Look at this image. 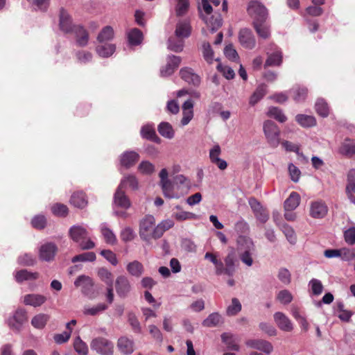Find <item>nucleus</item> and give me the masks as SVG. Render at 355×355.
<instances>
[{"label":"nucleus","instance_id":"37998d69","mask_svg":"<svg viewBox=\"0 0 355 355\" xmlns=\"http://www.w3.org/2000/svg\"><path fill=\"white\" fill-rule=\"evenodd\" d=\"M315 109L316 112L320 116L326 118L329 116V107L328 105V103L324 98H319L316 100L315 103Z\"/></svg>","mask_w":355,"mask_h":355},{"label":"nucleus","instance_id":"09e8293b","mask_svg":"<svg viewBox=\"0 0 355 355\" xmlns=\"http://www.w3.org/2000/svg\"><path fill=\"white\" fill-rule=\"evenodd\" d=\"M221 322V315L218 313H212L202 321V324L206 327H214L218 326Z\"/></svg>","mask_w":355,"mask_h":355},{"label":"nucleus","instance_id":"5701e85b","mask_svg":"<svg viewBox=\"0 0 355 355\" xmlns=\"http://www.w3.org/2000/svg\"><path fill=\"white\" fill-rule=\"evenodd\" d=\"M202 17L211 33H215L223 25V18L218 12H214L208 17L202 15Z\"/></svg>","mask_w":355,"mask_h":355},{"label":"nucleus","instance_id":"f257e3e1","mask_svg":"<svg viewBox=\"0 0 355 355\" xmlns=\"http://www.w3.org/2000/svg\"><path fill=\"white\" fill-rule=\"evenodd\" d=\"M68 236L81 250H91L95 247L94 242L89 236L87 226L83 224H76L70 227Z\"/></svg>","mask_w":355,"mask_h":355},{"label":"nucleus","instance_id":"6ab92c4d","mask_svg":"<svg viewBox=\"0 0 355 355\" xmlns=\"http://www.w3.org/2000/svg\"><path fill=\"white\" fill-rule=\"evenodd\" d=\"M241 239L245 243L246 249L240 253V259L248 266H251L253 263L252 252L254 250L253 241L251 239L247 237H242Z\"/></svg>","mask_w":355,"mask_h":355},{"label":"nucleus","instance_id":"c9c22d12","mask_svg":"<svg viewBox=\"0 0 355 355\" xmlns=\"http://www.w3.org/2000/svg\"><path fill=\"white\" fill-rule=\"evenodd\" d=\"M128 42L130 46H138L141 44L144 35L142 32L138 28L130 30L127 34Z\"/></svg>","mask_w":355,"mask_h":355},{"label":"nucleus","instance_id":"7ed1b4c3","mask_svg":"<svg viewBox=\"0 0 355 355\" xmlns=\"http://www.w3.org/2000/svg\"><path fill=\"white\" fill-rule=\"evenodd\" d=\"M91 349L101 355H112L114 353L113 343L103 337L93 338L90 343Z\"/></svg>","mask_w":355,"mask_h":355},{"label":"nucleus","instance_id":"a19ab883","mask_svg":"<svg viewBox=\"0 0 355 355\" xmlns=\"http://www.w3.org/2000/svg\"><path fill=\"white\" fill-rule=\"evenodd\" d=\"M157 130L159 133L166 139H171L174 137V130L168 122H161L157 126Z\"/></svg>","mask_w":355,"mask_h":355},{"label":"nucleus","instance_id":"f3484780","mask_svg":"<svg viewBox=\"0 0 355 355\" xmlns=\"http://www.w3.org/2000/svg\"><path fill=\"white\" fill-rule=\"evenodd\" d=\"M74 285L76 287H81L82 293L88 297H90L93 294L94 283L92 279L86 275H80L74 281Z\"/></svg>","mask_w":355,"mask_h":355},{"label":"nucleus","instance_id":"a18cd8bd","mask_svg":"<svg viewBox=\"0 0 355 355\" xmlns=\"http://www.w3.org/2000/svg\"><path fill=\"white\" fill-rule=\"evenodd\" d=\"M114 37V30L110 26H105L97 36L98 43L108 42Z\"/></svg>","mask_w":355,"mask_h":355},{"label":"nucleus","instance_id":"dca6fc26","mask_svg":"<svg viewBox=\"0 0 355 355\" xmlns=\"http://www.w3.org/2000/svg\"><path fill=\"white\" fill-rule=\"evenodd\" d=\"M338 152L342 156L352 158L355 156V139L346 137L340 143Z\"/></svg>","mask_w":355,"mask_h":355},{"label":"nucleus","instance_id":"338daca9","mask_svg":"<svg viewBox=\"0 0 355 355\" xmlns=\"http://www.w3.org/2000/svg\"><path fill=\"white\" fill-rule=\"evenodd\" d=\"M137 168L144 175H151L155 171V166L149 161L141 162Z\"/></svg>","mask_w":355,"mask_h":355},{"label":"nucleus","instance_id":"1a4fd4ad","mask_svg":"<svg viewBox=\"0 0 355 355\" xmlns=\"http://www.w3.org/2000/svg\"><path fill=\"white\" fill-rule=\"evenodd\" d=\"M155 219L152 215L146 216L139 224V236L141 239L148 241L150 233L155 226Z\"/></svg>","mask_w":355,"mask_h":355},{"label":"nucleus","instance_id":"f704fd0d","mask_svg":"<svg viewBox=\"0 0 355 355\" xmlns=\"http://www.w3.org/2000/svg\"><path fill=\"white\" fill-rule=\"evenodd\" d=\"M295 121L302 127L309 128L316 125V119L313 116L298 114L295 116Z\"/></svg>","mask_w":355,"mask_h":355},{"label":"nucleus","instance_id":"864d4df0","mask_svg":"<svg viewBox=\"0 0 355 355\" xmlns=\"http://www.w3.org/2000/svg\"><path fill=\"white\" fill-rule=\"evenodd\" d=\"M107 309V306L105 304L100 303L92 307L85 306L83 313L85 315L95 316L105 311Z\"/></svg>","mask_w":355,"mask_h":355},{"label":"nucleus","instance_id":"cd10ccee","mask_svg":"<svg viewBox=\"0 0 355 355\" xmlns=\"http://www.w3.org/2000/svg\"><path fill=\"white\" fill-rule=\"evenodd\" d=\"M225 264L222 262L221 275L232 277L235 272V256L233 253H229L225 258Z\"/></svg>","mask_w":355,"mask_h":355},{"label":"nucleus","instance_id":"b1692460","mask_svg":"<svg viewBox=\"0 0 355 355\" xmlns=\"http://www.w3.org/2000/svg\"><path fill=\"white\" fill-rule=\"evenodd\" d=\"M274 320L278 327L284 331H291L293 329L291 320L282 312H276Z\"/></svg>","mask_w":355,"mask_h":355},{"label":"nucleus","instance_id":"5fc2aeb1","mask_svg":"<svg viewBox=\"0 0 355 355\" xmlns=\"http://www.w3.org/2000/svg\"><path fill=\"white\" fill-rule=\"evenodd\" d=\"M202 56L205 60L209 64H212L214 59V51L209 42H205L202 44Z\"/></svg>","mask_w":355,"mask_h":355},{"label":"nucleus","instance_id":"e433bc0d","mask_svg":"<svg viewBox=\"0 0 355 355\" xmlns=\"http://www.w3.org/2000/svg\"><path fill=\"white\" fill-rule=\"evenodd\" d=\"M267 93V87L266 85H259L255 91L252 93L250 98L249 103L250 105H255L259 101H260Z\"/></svg>","mask_w":355,"mask_h":355},{"label":"nucleus","instance_id":"58836bf2","mask_svg":"<svg viewBox=\"0 0 355 355\" xmlns=\"http://www.w3.org/2000/svg\"><path fill=\"white\" fill-rule=\"evenodd\" d=\"M119 187L123 189L129 187L132 190H137L138 189V180L135 175H126L121 180Z\"/></svg>","mask_w":355,"mask_h":355},{"label":"nucleus","instance_id":"20e7f679","mask_svg":"<svg viewBox=\"0 0 355 355\" xmlns=\"http://www.w3.org/2000/svg\"><path fill=\"white\" fill-rule=\"evenodd\" d=\"M248 14L254 18L253 22L263 23L268 16V10L264 5L259 1H250L248 6Z\"/></svg>","mask_w":355,"mask_h":355},{"label":"nucleus","instance_id":"680f3d73","mask_svg":"<svg viewBox=\"0 0 355 355\" xmlns=\"http://www.w3.org/2000/svg\"><path fill=\"white\" fill-rule=\"evenodd\" d=\"M205 259L210 261L216 268V274L221 275L222 261L218 259L217 256L211 252H206Z\"/></svg>","mask_w":355,"mask_h":355},{"label":"nucleus","instance_id":"c85d7f7f","mask_svg":"<svg viewBox=\"0 0 355 355\" xmlns=\"http://www.w3.org/2000/svg\"><path fill=\"white\" fill-rule=\"evenodd\" d=\"M117 347L121 354L128 355L134 352V342L126 336H121L118 339Z\"/></svg>","mask_w":355,"mask_h":355},{"label":"nucleus","instance_id":"69168bd1","mask_svg":"<svg viewBox=\"0 0 355 355\" xmlns=\"http://www.w3.org/2000/svg\"><path fill=\"white\" fill-rule=\"evenodd\" d=\"M309 286L311 289V292L314 295H320L323 291V285L320 280L318 279H312L309 282Z\"/></svg>","mask_w":355,"mask_h":355},{"label":"nucleus","instance_id":"13d9d810","mask_svg":"<svg viewBox=\"0 0 355 355\" xmlns=\"http://www.w3.org/2000/svg\"><path fill=\"white\" fill-rule=\"evenodd\" d=\"M99 278L104 282L107 286L113 285L112 273L105 268H100L98 270Z\"/></svg>","mask_w":355,"mask_h":355},{"label":"nucleus","instance_id":"4c0bfd02","mask_svg":"<svg viewBox=\"0 0 355 355\" xmlns=\"http://www.w3.org/2000/svg\"><path fill=\"white\" fill-rule=\"evenodd\" d=\"M184 43L183 38L177 37L175 35L171 36L168 38L167 42L168 49L175 53L182 52L184 48Z\"/></svg>","mask_w":355,"mask_h":355},{"label":"nucleus","instance_id":"a878e982","mask_svg":"<svg viewBox=\"0 0 355 355\" xmlns=\"http://www.w3.org/2000/svg\"><path fill=\"white\" fill-rule=\"evenodd\" d=\"M69 202L71 205L78 209H84L88 203L87 196L83 191L73 192Z\"/></svg>","mask_w":355,"mask_h":355},{"label":"nucleus","instance_id":"2eb2a0df","mask_svg":"<svg viewBox=\"0 0 355 355\" xmlns=\"http://www.w3.org/2000/svg\"><path fill=\"white\" fill-rule=\"evenodd\" d=\"M59 18L60 29L64 33L72 34L74 31L75 27L78 26L72 23L71 17L62 8L60 10Z\"/></svg>","mask_w":355,"mask_h":355},{"label":"nucleus","instance_id":"aec40b11","mask_svg":"<svg viewBox=\"0 0 355 355\" xmlns=\"http://www.w3.org/2000/svg\"><path fill=\"white\" fill-rule=\"evenodd\" d=\"M140 136L142 139L157 144H159L161 141V139L156 134L155 124L153 123H148L143 125L140 129Z\"/></svg>","mask_w":355,"mask_h":355},{"label":"nucleus","instance_id":"ddd939ff","mask_svg":"<svg viewBox=\"0 0 355 355\" xmlns=\"http://www.w3.org/2000/svg\"><path fill=\"white\" fill-rule=\"evenodd\" d=\"M328 207L322 200L313 201L310 204L309 214L315 219L324 218L328 213Z\"/></svg>","mask_w":355,"mask_h":355},{"label":"nucleus","instance_id":"052dcab7","mask_svg":"<svg viewBox=\"0 0 355 355\" xmlns=\"http://www.w3.org/2000/svg\"><path fill=\"white\" fill-rule=\"evenodd\" d=\"M355 193V169H350L347 173L346 193Z\"/></svg>","mask_w":355,"mask_h":355},{"label":"nucleus","instance_id":"603ef678","mask_svg":"<svg viewBox=\"0 0 355 355\" xmlns=\"http://www.w3.org/2000/svg\"><path fill=\"white\" fill-rule=\"evenodd\" d=\"M31 224L33 228L42 230L46 227L47 225V220L44 214H37L33 217Z\"/></svg>","mask_w":355,"mask_h":355},{"label":"nucleus","instance_id":"6e6d98bb","mask_svg":"<svg viewBox=\"0 0 355 355\" xmlns=\"http://www.w3.org/2000/svg\"><path fill=\"white\" fill-rule=\"evenodd\" d=\"M96 254L94 252H84L78 255L74 256L71 259L72 263H76V262H93L96 260Z\"/></svg>","mask_w":355,"mask_h":355},{"label":"nucleus","instance_id":"de8ad7c7","mask_svg":"<svg viewBox=\"0 0 355 355\" xmlns=\"http://www.w3.org/2000/svg\"><path fill=\"white\" fill-rule=\"evenodd\" d=\"M279 228L285 235L287 241L292 245L296 243L297 238L294 230L286 223L279 225Z\"/></svg>","mask_w":355,"mask_h":355},{"label":"nucleus","instance_id":"4468645a","mask_svg":"<svg viewBox=\"0 0 355 355\" xmlns=\"http://www.w3.org/2000/svg\"><path fill=\"white\" fill-rule=\"evenodd\" d=\"M131 206V202L125 194L124 189L117 187L113 196V207L123 209H129Z\"/></svg>","mask_w":355,"mask_h":355},{"label":"nucleus","instance_id":"8fccbe9b","mask_svg":"<svg viewBox=\"0 0 355 355\" xmlns=\"http://www.w3.org/2000/svg\"><path fill=\"white\" fill-rule=\"evenodd\" d=\"M75 57L78 63L85 65L92 62L93 59L92 53L85 50L77 51L75 53Z\"/></svg>","mask_w":355,"mask_h":355},{"label":"nucleus","instance_id":"c756f323","mask_svg":"<svg viewBox=\"0 0 355 355\" xmlns=\"http://www.w3.org/2000/svg\"><path fill=\"white\" fill-rule=\"evenodd\" d=\"M46 301V297L40 294H27L24 297V303L26 305L31 306L33 307H39L44 304Z\"/></svg>","mask_w":355,"mask_h":355},{"label":"nucleus","instance_id":"39448f33","mask_svg":"<svg viewBox=\"0 0 355 355\" xmlns=\"http://www.w3.org/2000/svg\"><path fill=\"white\" fill-rule=\"evenodd\" d=\"M267 58L264 67H280L283 62V53L281 49L275 44H271L270 50L267 51Z\"/></svg>","mask_w":355,"mask_h":355},{"label":"nucleus","instance_id":"0eeeda50","mask_svg":"<svg viewBox=\"0 0 355 355\" xmlns=\"http://www.w3.org/2000/svg\"><path fill=\"white\" fill-rule=\"evenodd\" d=\"M139 154L132 150H127L119 156L120 166L125 169L133 167L139 160Z\"/></svg>","mask_w":355,"mask_h":355},{"label":"nucleus","instance_id":"423d86ee","mask_svg":"<svg viewBox=\"0 0 355 355\" xmlns=\"http://www.w3.org/2000/svg\"><path fill=\"white\" fill-rule=\"evenodd\" d=\"M58 250V246L53 242H46L39 248V258L40 260L51 262L54 259Z\"/></svg>","mask_w":355,"mask_h":355},{"label":"nucleus","instance_id":"bf43d9fd","mask_svg":"<svg viewBox=\"0 0 355 355\" xmlns=\"http://www.w3.org/2000/svg\"><path fill=\"white\" fill-rule=\"evenodd\" d=\"M75 351L80 355H87L88 347L86 343L82 340L80 336H77L73 343Z\"/></svg>","mask_w":355,"mask_h":355},{"label":"nucleus","instance_id":"774afa93","mask_svg":"<svg viewBox=\"0 0 355 355\" xmlns=\"http://www.w3.org/2000/svg\"><path fill=\"white\" fill-rule=\"evenodd\" d=\"M120 237L123 242L127 243L135 239V234L132 228L130 227H125L121 230Z\"/></svg>","mask_w":355,"mask_h":355},{"label":"nucleus","instance_id":"412c9836","mask_svg":"<svg viewBox=\"0 0 355 355\" xmlns=\"http://www.w3.org/2000/svg\"><path fill=\"white\" fill-rule=\"evenodd\" d=\"M75 38V44L78 47H85L89 43V35L88 31L81 25L75 27L72 33Z\"/></svg>","mask_w":355,"mask_h":355},{"label":"nucleus","instance_id":"2f4dec72","mask_svg":"<svg viewBox=\"0 0 355 355\" xmlns=\"http://www.w3.org/2000/svg\"><path fill=\"white\" fill-rule=\"evenodd\" d=\"M289 92L292 94L293 99L299 103L306 100L308 95V89L304 86L295 85L290 89Z\"/></svg>","mask_w":355,"mask_h":355},{"label":"nucleus","instance_id":"6e6552de","mask_svg":"<svg viewBox=\"0 0 355 355\" xmlns=\"http://www.w3.org/2000/svg\"><path fill=\"white\" fill-rule=\"evenodd\" d=\"M166 64L160 69V76L162 77H168L179 67L182 58L180 56L174 55H168L166 57Z\"/></svg>","mask_w":355,"mask_h":355},{"label":"nucleus","instance_id":"f03ea898","mask_svg":"<svg viewBox=\"0 0 355 355\" xmlns=\"http://www.w3.org/2000/svg\"><path fill=\"white\" fill-rule=\"evenodd\" d=\"M263 130L267 142L272 148H277L280 143V130L271 120H266L263 124Z\"/></svg>","mask_w":355,"mask_h":355},{"label":"nucleus","instance_id":"c03bdc74","mask_svg":"<svg viewBox=\"0 0 355 355\" xmlns=\"http://www.w3.org/2000/svg\"><path fill=\"white\" fill-rule=\"evenodd\" d=\"M267 116L275 119L279 123H284L287 120V117L283 110L278 107H270L267 112Z\"/></svg>","mask_w":355,"mask_h":355},{"label":"nucleus","instance_id":"bb28decb","mask_svg":"<svg viewBox=\"0 0 355 355\" xmlns=\"http://www.w3.org/2000/svg\"><path fill=\"white\" fill-rule=\"evenodd\" d=\"M14 277L18 284H21L25 281L37 279L39 277V273L21 269L14 272Z\"/></svg>","mask_w":355,"mask_h":355},{"label":"nucleus","instance_id":"4be33fe9","mask_svg":"<svg viewBox=\"0 0 355 355\" xmlns=\"http://www.w3.org/2000/svg\"><path fill=\"white\" fill-rule=\"evenodd\" d=\"M180 76L185 82L195 87H198L200 84V77L190 67L182 68L180 71Z\"/></svg>","mask_w":355,"mask_h":355},{"label":"nucleus","instance_id":"f8f14e48","mask_svg":"<svg viewBox=\"0 0 355 355\" xmlns=\"http://www.w3.org/2000/svg\"><path fill=\"white\" fill-rule=\"evenodd\" d=\"M245 345L248 347L259 350L267 355L271 354L273 351L272 345L270 342L263 339H249L245 342Z\"/></svg>","mask_w":355,"mask_h":355},{"label":"nucleus","instance_id":"9d476101","mask_svg":"<svg viewBox=\"0 0 355 355\" xmlns=\"http://www.w3.org/2000/svg\"><path fill=\"white\" fill-rule=\"evenodd\" d=\"M26 320V311L24 309H17L13 315L9 318L8 323L10 329L16 332H19Z\"/></svg>","mask_w":355,"mask_h":355},{"label":"nucleus","instance_id":"9b49d317","mask_svg":"<svg viewBox=\"0 0 355 355\" xmlns=\"http://www.w3.org/2000/svg\"><path fill=\"white\" fill-rule=\"evenodd\" d=\"M239 42L245 49H252L256 46V40L252 31L248 28H241L239 33Z\"/></svg>","mask_w":355,"mask_h":355},{"label":"nucleus","instance_id":"473e14b6","mask_svg":"<svg viewBox=\"0 0 355 355\" xmlns=\"http://www.w3.org/2000/svg\"><path fill=\"white\" fill-rule=\"evenodd\" d=\"M126 270L131 276L137 278L140 277L144 272L143 264L137 260L128 263L126 266Z\"/></svg>","mask_w":355,"mask_h":355},{"label":"nucleus","instance_id":"4d7b16f0","mask_svg":"<svg viewBox=\"0 0 355 355\" xmlns=\"http://www.w3.org/2000/svg\"><path fill=\"white\" fill-rule=\"evenodd\" d=\"M51 210L53 215L59 217H65L69 212L67 206L59 202L53 204Z\"/></svg>","mask_w":355,"mask_h":355},{"label":"nucleus","instance_id":"393cba45","mask_svg":"<svg viewBox=\"0 0 355 355\" xmlns=\"http://www.w3.org/2000/svg\"><path fill=\"white\" fill-rule=\"evenodd\" d=\"M116 51V45L108 42L98 43L96 46L97 55L102 58L111 57Z\"/></svg>","mask_w":355,"mask_h":355},{"label":"nucleus","instance_id":"ea45409f","mask_svg":"<svg viewBox=\"0 0 355 355\" xmlns=\"http://www.w3.org/2000/svg\"><path fill=\"white\" fill-rule=\"evenodd\" d=\"M101 232L105 241V242L110 245H114L116 243V236L113 231L109 228L106 223H103L100 226Z\"/></svg>","mask_w":355,"mask_h":355},{"label":"nucleus","instance_id":"3c124183","mask_svg":"<svg viewBox=\"0 0 355 355\" xmlns=\"http://www.w3.org/2000/svg\"><path fill=\"white\" fill-rule=\"evenodd\" d=\"M221 340H222L223 343H224L226 345L227 348L228 349L232 350V351H239V346L235 342V340L231 334L223 333L221 335Z\"/></svg>","mask_w":355,"mask_h":355},{"label":"nucleus","instance_id":"7c9ffc66","mask_svg":"<svg viewBox=\"0 0 355 355\" xmlns=\"http://www.w3.org/2000/svg\"><path fill=\"white\" fill-rule=\"evenodd\" d=\"M191 32V27L189 21L182 20L177 23L175 31L177 37L187 38L190 36Z\"/></svg>","mask_w":355,"mask_h":355},{"label":"nucleus","instance_id":"e2e57ef3","mask_svg":"<svg viewBox=\"0 0 355 355\" xmlns=\"http://www.w3.org/2000/svg\"><path fill=\"white\" fill-rule=\"evenodd\" d=\"M261 22H253V26L258 35L263 38L267 39L270 36L269 28Z\"/></svg>","mask_w":355,"mask_h":355},{"label":"nucleus","instance_id":"72a5a7b5","mask_svg":"<svg viewBox=\"0 0 355 355\" xmlns=\"http://www.w3.org/2000/svg\"><path fill=\"white\" fill-rule=\"evenodd\" d=\"M300 202V195L297 192L293 191L284 202V210L293 211L299 206Z\"/></svg>","mask_w":355,"mask_h":355},{"label":"nucleus","instance_id":"0e129e2a","mask_svg":"<svg viewBox=\"0 0 355 355\" xmlns=\"http://www.w3.org/2000/svg\"><path fill=\"white\" fill-rule=\"evenodd\" d=\"M17 262L19 265L32 266L35 263V259L31 253H25L18 257Z\"/></svg>","mask_w":355,"mask_h":355},{"label":"nucleus","instance_id":"49530a36","mask_svg":"<svg viewBox=\"0 0 355 355\" xmlns=\"http://www.w3.org/2000/svg\"><path fill=\"white\" fill-rule=\"evenodd\" d=\"M164 196L168 198H178V195L174 192V185L173 182L168 180L160 183Z\"/></svg>","mask_w":355,"mask_h":355},{"label":"nucleus","instance_id":"79ce46f5","mask_svg":"<svg viewBox=\"0 0 355 355\" xmlns=\"http://www.w3.org/2000/svg\"><path fill=\"white\" fill-rule=\"evenodd\" d=\"M50 316L45 313H39L35 315L31 320L32 326L37 329H42L45 327Z\"/></svg>","mask_w":355,"mask_h":355},{"label":"nucleus","instance_id":"a211bd4d","mask_svg":"<svg viewBox=\"0 0 355 355\" xmlns=\"http://www.w3.org/2000/svg\"><path fill=\"white\" fill-rule=\"evenodd\" d=\"M115 289L117 295L121 298H125L131 289L128 278L125 275L117 277L115 280Z\"/></svg>","mask_w":355,"mask_h":355}]
</instances>
